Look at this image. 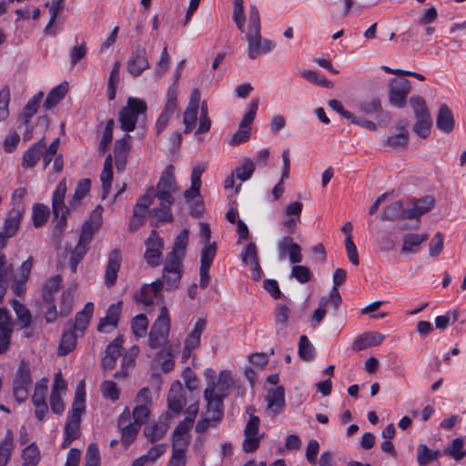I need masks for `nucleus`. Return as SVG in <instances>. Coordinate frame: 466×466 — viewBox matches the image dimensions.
I'll list each match as a JSON object with an SVG mask.
<instances>
[{
  "instance_id": "obj_11",
  "label": "nucleus",
  "mask_w": 466,
  "mask_h": 466,
  "mask_svg": "<svg viewBox=\"0 0 466 466\" xmlns=\"http://www.w3.org/2000/svg\"><path fill=\"white\" fill-rule=\"evenodd\" d=\"M145 245V260L153 268L158 267L160 265L162 250L164 248L163 239L157 234L156 230H153L146 240Z\"/></svg>"
},
{
  "instance_id": "obj_35",
  "label": "nucleus",
  "mask_w": 466,
  "mask_h": 466,
  "mask_svg": "<svg viewBox=\"0 0 466 466\" xmlns=\"http://www.w3.org/2000/svg\"><path fill=\"white\" fill-rule=\"evenodd\" d=\"M437 127L444 132L451 133L454 129V117L451 110L447 105L443 104L440 106L436 118Z\"/></svg>"
},
{
  "instance_id": "obj_4",
  "label": "nucleus",
  "mask_w": 466,
  "mask_h": 466,
  "mask_svg": "<svg viewBox=\"0 0 466 466\" xmlns=\"http://www.w3.org/2000/svg\"><path fill=\"white\" fill-rule=\"evenodd\" d=\"M170 331V318L168 309L162 306L160 313L151 327L148 334V345L151 349H159L166 345Z\"/></svg>"
},
{
  "instance_id": "obj_47",
  "label": "nucleus",
  "mask_w": 466,
  "mask_h": 466,
  "mask_svg": "<svg viewBox=\"0 0 466 466\" xmlns=\"http://www.w3.org/2000/svg\"><path fill=\"white\" fill-rule=\"evenodd\" d=\"M85 411V390L84 386L81 383L78 385L74 401L72 403V408L70 410V416L81 418L82 413Z\"/></svg>"
},
{
  "instance_id": "obj_18",
  "label": "nucleus",
  "mask_w": 466,
  "mask_h": 466,
  "mask_svg": "<svg viewBox=\"0 0 466 466\" xmlns=\"http://www.w3.org/2000/svg\"><path fill=\"white\" fill-rule=\"evenodd\" d=\"M44 97V93L42 91H39L37 94H35L25 105L24 111L22 114L18 116V121L22 122L26 128V131L28 133L27 138L29 139L32 133V127L30 125V120L33 116H35L40 106V104L42 102V99ZM26 138V137H25Z\"/></svg>"
},
{
  "instance_id": "obj_33",
  "label": "nucleus",
  "mask_w": 466,
  "mask_h": 466,
  "mask_svg": "<svg viewBox=\"0 0 466 466\" xmlns=\"http://www.w3.org/2000/svg\"><path fill=\"white\" fill-rule=\"evenodd\" d=\"M162 289L163 282L161 279H157L150 284H144L141 288L139 301L146 306L152 305L154 303V299L158 296Z\"/></svg>"
},
{
  "instance_id": "obj_30",
  "label": "nucleus",
  "mask_w": 466,
  "mask_h": 466,
  "mask_svg": "<svg viewBox=\"0 0 466 466\" xmlns=\"http://www.w3.org/2000/svg\"><path fill=\"white\" fill-rule=\"evenodd\" d=\"M266 400L268 402V409L273 415L280 413L285 406L284 388L279 386L276 389L270 390L266 396Z\"/></svg>"
},
{
  "instance_id": "obj_38",
  "label": "nucleus",
  "mask_w": 466,
  "mask_h": 466,
  "mask_svg": "<svg viewBox=\"0 0 466 466\" xmlns=\"http://www.w3.org/2000/svg\"><path fill=\"white\" fill-rule=\"evenodd\" d=\"M67 93V82H63L57 86L52 88L44 102V107L50 110L56 106V105L66 96Z\"/></svg>"
},
{
  "instance_id": "obj_22",
  "label": "nucleus",
  "mask_w": 466,
  "mask_h": 466,
  "mask_svg": "<svg viewBox=\"0 0 466 466\" xmlns=\"http://www.w3.org/2000/svg\"><path fill=\"white\" fill-rule=\"evenodd\" d=\"M121 254L117 249H114L109 253L108 261L105 273V285L107 288L113 287L117 279V273L120 268Z\"/></svg>"
},
{
  "instance_id": "obj_51",
  "label": "nucleus",
  "mask_w": 466,
  "mask_h": 466,
  "mask_svg": "<svg viewBox=\"0 0 466 466\" xmlns=\"http://www.w3.org/2000/svg\"><path fill=\"white\" fill-rule=\"evenodd\" d=\"M90 180L88 178L81 179L74 192L72 198L69 201V207L75 208L79 205L80 201L86 196L90 190Z\"/></svg>"
},
{
  "instance_id": "obj_9",
  "label": "nucleus",
  "mask_w": 466,
  "mask_h": 466,
  "mask_svg": "<svg viewBox=\"0 0 466 466\" xmlns=\"http://www.w3.org/2000/svg\"><path fill=\"white\" fill-rule=\"evenodd\" d=\"M410 82L405 78H390L389 81V101L399 108L406 105V100L410 92Z\"/></svg>"
},
{
  "instance_id": "obj_14",
  "label": "nucleus",
  "mask_w": 466,
  "mask_h": 466,
  "mask_svg": "<svg viewBox=\"0 0 466 466\" xmlns=\"http://www.w3.org/2000/svg\"><path fill=\"white\" fill-rule=\"evenodd\" d=\"M102 207L97 206L92 212L89 219L86 221L82 226L81 234L79 237L80 242L86 243L89 245L91 239L93 238V235L101 226L102 223Z\"/></svg>"
},
{
  "instance_id": "obj_62",
  "label": "nucleus",
  "mask_w": 466,
  "mask_h": 466,
  "mask_svg": "<svg viewBox=\"0 0 466 466\" xmlns=\"http://www.w3.org/2000/svg\"><path fill=\"white\" fill-rule=\"evenodd\" d=\"M240 256L242 261L247 265H257L258 262L257 247L252 242L244 247Z\"/></svg>"
},
{
  "instance_id": "obj_50",
  "label": "nucleus",
  "mask_w": 466,
  "mask_h": 466,
  "mask_svg": "<svg viewBox=\"0 0 466 466\" xmlns=\"http://www.w3.org/2000/svg\"><path fill=\"white\" fill-rule=\"evenodd\" d=\"M198 108L196 107V103H188L183 116V124L185 126V133L187 134L196 127L198 119Z\"/></svg>"
},
{
  "instance_id": "obj_20",
  "label": "nucleus",
  "mask_w": 466,
  "mask_h": 466,
  "mask_svg": "<svg viewBox=\"0 0 466 466\" xmlns=\"http://www.w3.org/2000/svg\"><path fill=\"white\" fill-rule=\"evenodd\" d=\"M118 427L121 429L122 442L128 446L136 439L140 426L130 421V414L123 412L118 418Z\"/></svg>"
},
{
  "instance_id": "obj_23",
  "label": "nucleus",
  "mask_w": 466,
  "mask_h": 466,
  "mask_svg": "<svg viewBox=\"0 0 466 466\" xmlns=\"http://www.w3.org/2000/svg\"><path fill=\"white\" fill-rule=\"evenodd\" d=\"M385 339V336L376 332V331H370L365 332L360 336H358L353 343H352V350L355 352H359L360 350H366L368 348H371L374 346L380 345Z\"/></svg>"
},
{
  "instance_id": "obj_46",
  "label": "nucleus",
  "mask_w": 466,
  "mask_h": 466,
  "mask_svg": "<svg viewBox=\"0 0 466 466\" xmlns=\"http://www.w3.org/2000/svg\"><path fill=\"white\" fill-rule=\"evenodd\" d=\"M440 455V451H431L425 444H420L418 446L417 461L420 466H426L427 464L436 461Z\"/></svg>"
},
{
  "instance_id": "obj_63",
  "label": "nucleus",
  "mask_w": 466,
  "mask_h": 466,
  "mask_svg": "<svg viewBox=\"0 0 466 466\" xmlns=\"http://www.w3.org/2000/svg\"><path fill=\"white\" fill-rule=\"evenodd\" d=\"M254 170H255L254 162L248 158V159H245L243 164L236 169L235 175L238 179H239L241 181H246L252 176V174L254 173Z\"/></svg>"
},
{
  "instance_id": "obj_55",
  "label": "nucleus",
  "mask_w": 466,
  "mask_h": 466,
  "mask_svg": "<svg viewBox=\"0 0 466 466\" xmlns=\"http://www.w3.org/2000/svg\"><path fill=\"white\" fill-rule=\"evenodd\" d=\"M114 127H115L114 119H112V118L108 119L106 124V127L104 129L102 138L98 145L97 150H98L99 154L103 155L106 152V150L107 149V147L110 146V144L112 142Z\"/></svg>"
},
{
  "instance_id": "obj_45",
  "label": "nucleus",
  "mask_w": 466,
  "mask_h": 466,
  "mask_svg": "<svg viewBox=\"0 0 466 466\" xmlns=\"http://www.w3.org/2000/svg\"><path fill=\"white\" fill-rule=\"evenodd\" d=\"M21 456L23 466H37L41 459L39 449L35 442L25 447Z\"/></svg>"
},
{
  "instance_id": "obj_64",
  "label": "nucleus",
  "mask_w": 466,
  "mask_h": 466,
  "mask_svg": "<svg viewBox=\"0 0 466 466\" xmlns=\"http://www.w3.org/2000/svg\"><path fill=\"white\" fill-rule=\"evenodd\" d=\"M85 466H99L100 465V457L98 446L96 443L89 444L86 457H85Z\"/></svg>"
},
{
  "instance_id": "obj_54",
  "label": "nucleus",
  "mask_w": 466,
  "mask_h": 466,
  "mask_svg": "<svg viewBox=\"0 0 466 466\" xmlns=\"http://www.w3.org/2000/svg\"><path fill=\"white\" fill-rule=\"evenodd\" d=\"M45 5L48 7L50 14L49 22L44 30L46 34H48L49 29L55 24L59 13L64 9L65 0H51V3L46 2Z\"/></svg>"
},
{
  "instance_id": "obj_6",
  "label": "nucleus",
  "mask_w": 466,
  "mask_h": 466,
  "mask_svg": "<svg viewBox=\"0 0 466 466\" xmlns=\"http://www.w3.org/2000/svg\"><path fill=\"white\" fill-rule=\"evenodd\" d=\"M31 384L29 365L25 361H21L13 380V395L18 403L27 399Z\"/></svg>"
},
{
  "instance_id": "obj_34",
  "label": "nucleus",
  "mask_w": 466,
  "mask_h": 466,
  "mask_svg": "<svg viewBox=\"0 0 466 466\" xmlns=\"http://www.w3.org/2000/svg\"><path fill=\"white\" fill-rule=\"evenodd\" d=\"M428 239L427 234L408 233L402 238V253H417L421 244Z\"/></svg>"
},
{
  "instance_id": "obj_5",
  "label": "nucleus",
  "mask_w": 466,
  "mask_h": 466,
  "mask_svg": "<svg viewBox=\"0 0 466 466\" xmlns=\"http://www.w3.org/2000/svg\"><path fill=\"white\" fill-rule=\"evenodd\" d=\"M213 370L207 369L205 371L206 378H210L208 386L204 390V399L207 401V413L212 417L215 424H218L224 415V398H220L215 394V380L212 378Z\"/></svg>"
},
{
  "instance_id": "obj_28",
  "label": "nucleus",
  "mask_w": 466,
  "mask_h": 466,
  "mask_svg": "<svg viewBox=\"0 0 466 466\" xmlns=\"http://www.w3.org/2000/svg\"><path fill=\"white\" fill-rule=\"evenodd\" d=\"M170 418V414L166 412L157 423L145 429L144 433L150 442H155L164 437L167 431Z\"/></svg>"
},
{
  "instance_id": "obj_36",
  "label": "nucleus",
  "mask_w": 466,
  "mask_h": 466,
  "mask_svg": "<svg viewBox=\"0 0 466 466\" xmlns=\"http://www.w3.org/2000/svg\"><path fill=\"white\" fill-rule=\"evenodd\" d=\"M13 266L12 264H7L5 256L4 254L0 255V304L3 301V299L6 293V289L8 287L9 279L13 275Z\"/></svg>"
},
{
  "instance_id": "obj_57",
  "label": "nucleus",
  "mask_w": 466,
  "mask_h": 466,
  "mask_svg": "<svg viewBox=\"0 0 466 466\" xmlns=\"http://www.w3.org/2000/svg\"><path fill=\"white\" fill-rule=\"evenodd\" d=\"M148 320L145 314H138L133 318L131 321V328L136 337H144L147 333Z\"/></svg>"
},
{
  "instance_id": "obj_39",
  "label": "nucleus",
  "mask_w": 466,
  "mask_h": 466,
  "mask_svg": "<svg viewBox=\"0 0 466 466\" xmlns=\"http://www.w3.org/2000/svg\"><path fill=\"white\" fill-rule=\"evenodd\" d=\"M232 384L231 373L228 370L220 371L217 382L215 381V394L225 399L229 394Z\"/></svg>"
},
{
  "instance_id": "obj_3",
  "label": "nucleus",
  "mask_w": 466,
  "mask_h": 466,
  "mask_svg": "<svg viewBox=\"0 0 466 466\" xmlns=\"http://www.w3.org/2000/svg\"><path fill=\"white\" fill-rule=\"evenodd\" d=\"M183 270L184 266L180 258L175 253H168L164 260L162 279H160L167 290L174 291L179 288Z\"/></svg>"
},
{
  "instance_id": "obj_29",
  "label": "nucleus",
  "mask_w": 466,
  "mask_h": 466,
  "mask_svg": "<svg viewBox=\"0 0 466 466\" xmlns=\"http://www.w3.org/2000/svg\"><path fill=\"white\" fill-rule=\"evenodd\" d=\"M395 128L398 133L389 136L384 141V145L394 150H402L407 147L409 133L404 124L399 123Z\"/></svg>"
},
{
  "instance_id": "obj_17",
  "label": "nucleus",
  "mask_w": 466,
  "mask_h": 466,
  "mask_svg": "<svg viewBox=\"0 0 466 466\" xmlns=\"http://www.w3.org/2000/svg\"><path fill=\"white\" fill-rule=\"evenodd\" d=\"M13 326L8 310L0 308V354L5 353L9 348Z\"/></svg>"
},
{
  "instance_id": "obj_13",
  "label": "nucleus",
  "mask_w": 466,
  "mask_h": 466,
  "mask_svg": "<svg viewBox=\"0 0 466 466\" xmlns=\"http://www.w3.org/2000/svg\"><path fill=\"white\" fill-rule=\"evenodd\" d=\"M148 68L149 61L146 49L144 47H137L127 61V72L134 77H137Z\"/></svg>"
},
{
  "instance_id": "obj_26",
  "label": "nucleus",
  "mask_w": 466,
  "mask_h": 466,
  "mask_svg": "<svg viewBox=\"0 0 466 466\" xmlns=\"http://www.w3.org/2000/svg\"><path fill=\"white\" fill-rule=\"evenodd\" d=\"M24 211L17 208H13L6 215L4 221L3 233L5 237L11 238L16 235L20 228Z\"/></svg>"
},
{
  "instance_id": "obj_1",
  "label": "nucleus",
  "mask_w": 466,
  "mask_h": 466,
  "mask_svg": "<svg viewBox=\"0 0 466 466\" xmlns=\"http://www.w3.org/2000/svg\"><path fill=\"white\" fill-rule=\"evenodd\" d=\"M232 18L238 29L245 33L248 42V56L250 59H256L260 55L267 54L275 48L276 44L273 41L261 37L260 16L255 5H249L247 27L243 15V0H234Z\"/></svg>"
},
{
  "instance_id": "obj_2",
  "label": "nucleus",
  "mask_w": 466,
  "mask_h": 466,
  "mask_svg": "<svg viewBox=\"0 0 466 466\" xmlns=\"http://www.w3.org/2000/svg\"><path fill=\"white\" fill-rule=\"evenodd\" d=\"M147 105L145 100L137 97H128L127 106H123L118 113L120 127L126 132L135 129L140 115H145Z\"/></svg>"
},
{
  "instance_id": "obj_41",
  "label": "nucleus",
  "mask_w": 466,
  "mask_h": 466,
  "mask_svg": "<svg viewBox=\"0 0 466 466\" xmlns=\"http://www.w3.org/2000/svg\"><path fill=\"white\" fill-rule=\"evenodd\" d=\"M400 217L405 218V209L403 203L400 200L386 206L380 215V218L385 221H393Z\"/></svg>"
},
{
  "instance_id": "obj_16",
  "label": "nucleus",
  "mask_w": 466,
  "mask_h": 466,
  "mask_svg": "<svg viewBox=\"0 0 466 466\" xmlns=\"http://www.w3.org/2000/svg\"><path fill=\"white\" fill-rule=\"evenodd\" d=\"M435 204V198L432 196L426 195L413 201L412 206L405 209L406 219H418L422 215L431 210Z\"/></svg>"
},
{
  "instance_id": "obj_49",
  "label": "nucleus",
  "mask_w": 466,
  "mask_h": 466,
  "mask_svg": "<svg viewBox=\"0 0 466 466\" xmlns=\"http://www.w3.org/2000/svg\"><path fill=\"white\" fill-rule=\"evenodd\" d=\"M50 210L47 206L44 204H35L32 211L33 224L35 228H40L45 225L49 218Z\"/></svg>"
},
{
  "instance_id": "obj_7",
  "label": "nucleus",
  "mask_w": 466,
  "mask_h": 466,
  "mask_svg": "<svg viewBox=\"0 0 466 466\" xmlns=\"http://www.w3.org/2000/svg\"><path fill=\"white\" fill-rule=\"evenodd\" d=\"M66 193V179L63 178L56 186L52 197V212L56 219V228L62 230L66 226L68 208L64 198Z\"/></svg>"
},
{
  "instance_id": "obj_31",
  "label": "nucleus",
  "mask_w": 466,
  "mask_h": 466,
  "mask_svg": "<svg viewBox=\"0 0 466 466\" xmlns=\"http://www.w3.org/2000/svg\"><path fill=\"white\" fill-rule=\"evenodd\" d=\"M175 198L159 200V205L148 211L150 217L155 218L157 223L172 222L173 215L171 213V206L174 204Z\"/></svg>"
},
{
  "instance_id": "obj_8",
  "label": "nucleus",
  "mask_w": 466,
  "mask_h": 466,
  "mask_svg": "<svg viewBox=\"0 0 466 466\" xmlns=\"http://www.w3.org/2000/svg\"><path fill=\"white\" fill-rule=\"evenodd\" d=\"M155 188V196L158 200L174 198L173 194L177 191V181L174 175V167L168 165L160 176Z\"/></svg>"
},
{
  "instance_id": "obj_24",
  "label": "nucleus",
  "mask_w": 466,
  "mask_h": 466,
  "mask_svg": "<svg viewBox=\"0 0 466 466\" xmlns=\"http://www.w3.org/2000/svg\"><path fill=\"white\" fill-rule=\"evenodd\" d=\"M121 305L122 302L118 301L117 303L112 304L108 307L106 317L99 320L97 325L98 331L107 333L110 331V329H107L108 327L111 329L116 328L121 313Z\"/></svg>"
},
{
  "instance_id": "obj_21",
  "label": "nucleus",
  "mask_w": 466,
  "mask_h": 466,
  "mask_svg": "<svg viewBox=\"0 0 466 466\" xmlns=\"http://www.w3.org/2000/svg\"><path fill=\"white\" fill-rule=\"evenodd\" d=\"M44 148H46L45 137H43L38 142L34 143L25 151L21 162L23 168H33L40 160L42 150H44Z\"/></svg>"
},
{
  "instance_id": "obj_59",
  "label": "nucleus",
  "mask_w": 466,
  "mask_h": 466,
  "mask_svg": "<svg viewBox=\"0 0 466 466\" xmlns=\"http://www.w3.org/2000/svg\"><path fill=\"white\" fill-rule=\"evenodd\" d=\"M298 353L303 360L309 361L313 359L314 348L305 335L299 338Z\"/></svg>"
},
{
  "instance_id": "obj_15",
  "label": "nucleus",
  "mask_w": 466,
  "mask_h": 466,
  "mask_svg": "<svg viewBox=\"0 0 466 466\" xmlns=\"http://www.w3.org/2000/svg\"><path fill=\"white\" fill-rule=\"evenodd\" d=\"M167 403L169 410L176 414L180 413L187 403L185 390L177 380L171 384L167 395Z\"/></svg>"
},
{
  "instance_id": "obj_60",
  "label": "nucleus",
  "mask_w": 466,
  "mask_h": 466,
  "mask_svg": "<svg viewBox=\"0 0 466 466\" xmlns=\"http://www.w3.org/2000/svg\"><path fill=\"white\" fill-rule=\"evenodd\" d=\"M12 306L22 327H28L32 319L30 311L25 308L24 304L18 302L17 300H13Z\"/></svg>"
},
{
  "instance_id": "obj_58",
  "label": "nucleus",
  "mask_w": 466,
  "mask_h": 466,
  "mask_svg": "<svg viewBox=\"0 0 466 466\" xmlns=\"http://www.w3.org/2000/svg\"><path fill=\"white\" fill-rule=\"evenodd\" d=\"M431 126H432L431 116L426 117V118L416 119V122L413 125L412 130L418 137L425 139L426 137H429V135L431 133Z\"/></svg>"
},
{
  "instance_id": "obj_25",
  "label": "nucleus",
  "mask_w": 466,
  "mask_h": 466,
  "mask_svg": "<svg viewBox=\"0 0 466 466\" xmlns=\"http://www.w3.org/2000/svg\"><path fill=\"white\" fill-rule=\"evenodd\" d=\"M123 338L117 337L106 349L105 356L102 359V367L105 370H112L121 355Z\"/></svg>"
},
{
  "instance_id": "obj_44",
  "label": "nucleus",
  "mask_w": 466,
  "mask_h": 466,
  "mask_svg": "<svg viewBox=\"0 0 466 466\" xmlns=\"http://www.w3.org/2000/svg\"><path fill=\"white\" fill-rule=\"evenodd\" d=\"M409 103L416 119L431 116V113L423 97L420 96H412L410 98Z\"/></svg>"
},
{
  "instance_id": "obj_27",
  "label": "nucleus",
  "mask_w": 466,
  "mask_h": 466,
  "mask_svg": "<svg viewBox=\"0 0 466 466\" xmlns=\"http://www.w3.org/2000/svg\"><path fill=\"white\" fill-rule=\"evenodd\" d=\"M94 313V304L92 302H87L84 309L77 312L75 318V322L69 320L67 322V326L72 328L77 332L84 334L85 330L89 325L91 318Z\"/></svg>"
},
{
  "instance_id": "obj_37",
  "label": "nucleus",
  "mask_w": 466,
  "mask_h": 466,
  "mask_svg": "<svg viewBox=\"0 0 466 466\" xmlns=\"http://www.w3.org/2000/svg\"><path fill=\"white\" fill-rule=\"evenodd\" d=\"M206 329V320L198 319L194 325V329L185 339L184 347L195 350L200 345V338Z\"/></svg>"
},
{
  "instance_id": "obj_32",
  "label": "nucleus",
  "mask_w": 466,
  "mask_h": 466,
  "mask_svg": "<svg viewBox=\"0 0 466 466\" xmlns=\"http://www.w3.org/2000/svg\"><path fill=\"white\" fill-rule=\"evenodd\" d=\"M129 138V135H125L122 138L115 142L114 155L117 169H123L126 166L127 157L130 150V145L128 143Z\"/></svg>"
},
{
  "instance_id": "obj_48",
  "label": "nucleus",
  "mask_w": 466,
  "mask_h": 466,
  "mask_svg": "<svg viewBox=\"0 0 466 466\" xmlns=\"http://www.w3.org/2000/svg\"><path fill=\"white\" fill-rule=\"evenodd\" d=\"M443 453L457 461H461L466 456L463 441L460 438L453 440L452 442L445 448Z\"/></svg>"
},
{
  "instance_id": "obj_52",
  "label": "nucleus",
  "mask_w": 466,
  "mask_h": 466,
  "mask_svg": "<svg viewBox=\"0 0 466 466\" xmlns=\"http://www.w3.org/2000/svg\"><path fill=\"white\" fill-rule=\"evenodd\" d=\"M88 248L89 245L78 241L75 249L72 251L69 260V266L74 273L76 272L77 266L87 253Z\"/></svg>"
},
{
  "instance_id": "obj_61",
  "label": "nucleus",
  "mask_w": 466,
  "mask_h": 466,
  "mask_svg": "<svg viewBox=\"0 0 466 466\" xmlns=\"http://www.w3.org/2000/svg\"><path fill=\"white\" fill-rule=\"evenodd\" d=\"M300 75L308 81L316 84L319 86L330 88L333 84L329 81L324 76L319 75L317 72L312 70H301Z\"/></svg>"
},
{
  "instance_id": "obj_19",
  "label": "nucleus",
  "mask_w": 466,
  "mask_h": 466,
  "mask_svg": "<svg viewBox=\"0 0 466 466\" xmlns=\"http://www.w3.org/2000/svg\"><path fill=\"white\" fill-rule=\"evenodd\" d=\"M215 258L214 245L208 246L201 250L200 268H199V286L206 289L210 280L209 268Z\"/></svg>"
},
{
  "instance_id": "obj_10",
  "label": "nucleus",
  "mask_w": 466,
  "mask_h": 466,
  "mask_svg": "<svg viewBox=\"0 0 466 466\" xmlns=\"http://www.w3.org/2000/svg\"><path fill=\"white\" fill-rule=\"evenodd\" d=\"M177 85L172 84L167 91V101L163 111L158 116L156 122V131L159 135L167 127L170 117L177 110Z\"/></svg>"
},
{
  "instance_id": "obj_12",
  "label": "nucleus",
  "mask_w": 466,
  "mask_h": 466,
  "mask_svg": "<svg viewBox=\"0 0 466 466\" xmlns=\"http://www.w3.org/2000/svg\"><path fill=\"white\" fill-rule=\"evenodd\" d=\"M279 257L284 259L289 256V262L299 264L302 261L301 248L289 236L282 237L277 243Z\"/></svg>"
},
{
  "instance_id": "obj_40",
  "label": "nucleus",
  "mask_w": 466,
  "mask_h": 466,
  "mask_svg": "<svg viewBox=\"0 0 466 466\" xmlns=\"http://www.w3.org/2000/svg\"><path fill=\"white\" fill-rule=\"evenodd\" d=\"M76 332L77 331L68 327V330L63 333L58 348V354L60 356H65L75 349L77 339Z\"/></svg>"
},
{
  "instance_id": "obj_56",
  "label": "nucleus",
  "mask_w": 466,
  "mask_h": 466,
  "mask_svg": "<svg viewBox=\"0 0 466 466\" xmlns=\"http://www.w3.org/2000/svg\"><path fill=\"white\" fill-rule=\"evenodd\" d=\"M47 379L43 378L36 382L35 391L32 396V402L34 405L46 403V397L47 393Z\"/></svg>"
},
{
  "instance_id": "obj_43",
  "label": "nucleus",
  "mask_w": 466,
  "mask_h": 466,
  "mask_svg": "<svg viewBox=\"0 0 466 466\" xmlns=\"http://www.w3.org/2000/svg\"><path fill=\"white\" fill-rule=\"evenodd\" d=\"M61 282V276L56 275L45 283L43 288V299L46 303L51 304L54 302V294L59 289Z\"/></svg>"
},
{
  "instance_id": "obj_53",
  "label": "nucleus",
  "mask_w": 466,
  "mask_h": 466,
  "mask_svg": "<svg viewBox=\"0 0 466 466\" xmlns=\"http://www.w3.org/2000/svg\"><path fill=\"white\" fill-rule=\"evenodd\" d=\"M188 242V230L183 229L178 236L176 238L174 242L173 250L170 253H175L177 257L183 262V258L186 254V248Z\"/></svg>"
},
{
  "instance_id": "obj_42",
  "label": "nucleus",
  "mask_w": 466,
  "mask_h": 466,
  "mask_svg": "<svg viewBox=\"0 0 466 466\" xmlns=\"http://www.w3.org/2000/svg\"><path fill=\"white\" fill-rule=\"evenodd\" d=\"M14 449V438L10 430H7L4 440L0 442V466H6Z\"/></svg>"
}]
</instances>
